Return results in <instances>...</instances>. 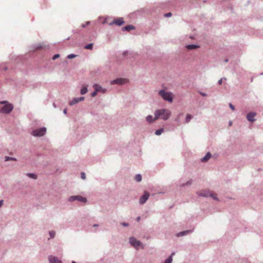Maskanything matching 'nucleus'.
<instances>
[{
  "mask_svg": "<svg viewBox=\"0 0 263 263\" xmlns=\"http://www.w3.org/2000/svg\"><path fill=\"white\" fill-rule=\"evenodd\" d=\"M127 82V80L125 79H117L111 82L112 84H123Z\"/></svg>",
  "mask_w": 263,
  "mask_h": 263,
  "instance_id": "obj_10",
  "label": "nucleus"
},
{
  "mask_svg": "<svg viewBox=\"0 0 263 263\" xmlns=\"http://www.w3.org/2000/svg\"><path fill=\"white\" fill-rule=\"evenodd\" d=\"M98 93V92H97L96 90H95L94 92H93L92 93H91V96L92 97H95L96 95H97V93Z\"/></svg>",
  "mask_w": 263,
  "mask_h": 263,
  "instance_id": "obj_35",
  "label": "nucleus"
},
{
  "mask_svg": "<svg viewBox=\"0 0 263 263\" xmlns=\"http://www.w3.org/2000/svg\"><path fill=\"white\" fill-rule=\"evenodd\" d=\"M199 48V46L196 45H189L186 46V48L189 50H192Z\"/></svg>",
  "mask_w": 263,
  "mask_h": 263,
  "instance_id": "obj_18",
  "label": "nucleus"
},
{
  "mask_svg": "<svg viewBox=\"0 0 263 263\" xmlns=\"http://www.w3.org/2000/svg\"><path fill=\"white\" fill-rule=\"evenodd\" d=\"M149 197V194L147 192H144V195H142L140 199H139V203L141 204H144L146 201L148 199Z\"/></svg>",
  "mask_w": 263,
  "mask_h": 263,
  "instance_id": "obj_7",
  "label": "nucleus"
},
{
  "mask_svg": "<svg viewBox=\"0 0 263 263\" xmlns=\"http://www.w3.org/2000/svg\"><path fill=\"white\" fill-rule=\"evenodd\" d=\"M229 106L232 110H235L234 106H233L231 103H229Z\"/></svg>",
  "mask_w": 263,
  "mask_h": 263,
  "instance_id": "obj_33",
  "label": "nucleus"
},
{
  "mask_svg": "<svg viewBox=\"0 0 263 263\" xmlns=\"http://www.w3.org/2000/svg\"><path fill=\"white\" fill-rule=\"evenodd\" d=\"M159 95L164 100V90H161L159 91Z\"/></svg>",
  "mask_w": 263,
  "mask_h": 263,
  "instance_id": "obj_28",
  "label": "nucleus"
},
{
  "mask_svg": "<svg viewBox=\"0 0 263 263\" xmlns=\"http://www.w3.org/2000/svg\"><path fill=\"white\" fill-rule=\"evenodd\" d=\"M89 24V22H87L85 24H83L82 25V27L84 28L86 26L88 25V24Z\"/></svg>",
  "mask_w": 263,
  "mask_h": 263,
  "instance_id": "obj_34",
  "label": "nucleus"
},
{
  "mask_svg": "<svg viewBox=\"0 0 263 263\" xmlns=\"http://www.w3.org/2000/svg\"><path fill=\"white\" fill-rule=\"evenodd\" d=\"M1 104H4V106L0 109V112L5 114H8L10 112L13 108V106L11 104L9 103L7 101H2L0 102Z\"/></svg>",
  "mask_w": 263,
  "mask_h": 263,
  "instance_id": "obj_2",
  "label": "nucleus"
},
{
  "mask_svg": "<svg viewBox=\"0 0 263 263\" xmlns=\"http://www.w3.org/2000/svg\"><path fill=\"white\" fill-rule=\"evenodd\" d=\"M228 60H225V62H228Z\"/></svg>",
  "mask_w": 263,
  "mask_h": 263,
  "instance_id": "obj_43",
  "label": "nucleus"
},
{
  "mask_svg": "<svg viewBox=\"0 0 263 263\" xmlns=\"http://www.w3.org/2000/svg\"><path fill=\"white\" fill-rule=\"evenodd\" d=\"M222 79H221L220 80H219L218 81V84H219V85H221V84H222Z\"/></svg>",
  "mask_w": 263,
  "mask_h": 263,
  "instance_id": "obj_38",
  "label": "nucleus"
},
{
  "mask_svg": "<svg viewBox=\"0 0 263 263\" xmlns=\"http://www.w3.org/2000/svg\"><path fill=\"white\" fill-rule=\"evenodd\" d=\"M200 95H201V96H203V97L206 96V93H203V92H200Z\"/></svg>",
  "mask_w": 263,
  "mask_h": 263,
  "instance_id": "obj_37",
  "label": "nucleus"
},
{
  "mask_svg": "<svg viewBox=\"0 0 263 263\" xmlns=\"http://www.w3.org/2000/svg\"><path fill=\"white\" fill-rule=\"evenodd\" d=\"M159 118H164V109L157 110L155 112V118H153L152 116L148 115L146 118V120L148 123H151Z\"/></svg>",
  "mask_w": 263,
  "mask_h": 263,
  "instance_id": "obj_1",
  "label": "nucleus"
},
{
  "mask_svg": "<svg viewBox=\"0 0 263 263\" xmlns=\"http://www.w3.org/2000/svg\"><path fill=\"white\" fill-rule=\"evenodd\" d=\"M49 263H62L61 260L57 257L50 255L48 257Z\"/></svg>",
  "mask_w": 263,
  "mask_h": 263,
  "instance_id": "obj_8",
  "label": "nucleus"
},
{
  "mask_svg": "<svg viewBox=\"0 0 263 263\" xmlns=\"http://www.w3.org/2000/svg\"><path fill=\"white\" fill-rule=\"evenodd\" d=\"M255 116V112H251L248 114L247 116V118L249 121L253 122L255 121L254 117Z\"/></svg>",
  "mask_w": 263,
  "mask_h": 263,
  "instance_id": "obj_12",
  "label": "nucleus"
},
{
  "mask_svg": "<svg viewBox=\"0 0 263 263\" xmlns=\"http://www.w3.org/2000/svg\"><path fill=\"white\" fill-rule=\"evenodd\" d=\"M76 200L83 203H86L87 202V199L80 195L72 196L70 197L69 198V201H73Z\"/></svg>",
  "mask_w": 263,
  "mask_h": 263,
  "instance_id": "obj_5",
  "label": "nucleus"
},
{
  "mask_svg": "<svg viewBox=\"0 0 263 263\" xmlns=\"http://www.w3.org/2000/svg\"><path fill=\"white\" fill-rule=\"evenodd\" d=\"M67 109H65L64 110V113L65 114H67Z\"/></svg>",
  "mask_w": 263,
  "mask_h": 263,
  "instance_id": "obj_41",
  "label": "nucleus"
},
{
  "mask_svg": "<svg viewBox=\"0 0 263 263\" xmlns=\"http://www.w3.org/2000/svg\"><path fill=\"white\" fill-rule=\"evenodd\" d=\"M192 231H193L192 230L184 231H182V232H179V233H178L177 236V237L183 236L184 235H187V234L192 232Z\"/></svg>",
  "mask_w": 263,
  "mask_h": 263,
  "instance_id": "obj_15",
  "label": "nucleus"
},
{
  "mask_svg": "<svg viewBox=\"0 0 263 263\" xmlns=\"http://www.w3.org/2000/svg\"><path fill=\"white\" fill-rule=\"evenodd\" d=\"M171 15H172V13L171 12L165 13V17H170V16H171Z\"/></svg>",
  "mask_w": 263,
  "mask_h": 263,
  "instance_id": "obj_36",
  "label": "nucleus"
},
{
  "mask_svg": "<svg viewBox=\"0 0 263 263\" xmlns=\"http://www.w3.org/2000/svg\"><path fill=\"white\" fill-rule=\"evenodd\" d=\"M81 95H85L87 92V87H83L81 90Z\"/></svg>",
  "mask_w": 263,
  "mask_h": 263,
  "instance_id": "obj_20",
  "label": "nucleus"
},
{
  "mask_svg": "<svg viewBox=\"0 0 263 263\" xmlns=\"http://www.w3.org/2000/svg\"><path fill=\"white\" fill-rule=\"evenodd\" d=\"M93 44H89L87 45L85 48L86 49H91L92 48Z\"/></svg>",
  "mask_w": 263,
  "mask_h": 263,
  "instance_id": "obj_27",
  "label": "nucleus"
},
{
  "mask_svg": "<svg viewBox=\"0 0 263 263\" xmlns=\"http://www.w3.org/2000/svg\"><path fill=\"white\" fill-rule=\"evenodd\" d=\"M81 176L83 179H85L86 176H85V174L84 173H83V172L81 173Z\"/></svg>",
  "mask_w": 263,
  "mask_h": 263,
  "instance_id": "obj_32",
  "label": "nucleus"
},
{
  "mask_svg": "<svg viewBox=\"0 0 263 263\" xmlns=\"http://www.w3.org/2000/svg\"><path fill=\"white\" fill-rule=\"evenodd\" d=\"M84 100V97H81L78 98H73L71 101L69 102V105L72 106L73 105L77 103H78L79 102L82 101Z\"/></svg>",
  "mask_w": 263,
  "mask_h": 263,
  "instance_id": "obj_11",
  "label": "nucleus"
},
{
  "mask_svg": "<svg viewBox=\"0 0 263 263\" xmlns=\"http://www.w3.org/2000/svg\"><path fill=\"white\" fill-rule=\"evenodd\" d=\"M192 116L191 115L187 114L186 117V122H189L192 119Z\"/></svg>",
  "mask_w": 263,
  "mask_h": 263,
  "instance_id": "obj_26",
  "label": "nucleus"
},
{
  "mask_svg": "<svg viewBox=\"0 0 263 263\" xmlns=\"http://www.w3.org/2000/svg\"><path fill=\"white\" fill-rule=\"evenodd\" d=\"M175 255V252H173L171 254V255L166 259L165 260V263H172L173 259L172 257Z\"/></svg>",
  "mask_w": 263,
  "mask_h": 263,
  "instance_id": "obj_19",
  "label": "nucleus"
},
{
  "mask_svg": "<svg viewBox=\"0 0 263 263\" xmlns=\"http://www.w3.org/2000/svg\"><path fill=\"white\" fill-rule=\"evenodd\" d=\"M55 232L53 231H51L49 232V235L51 238H53L55 236Z\"/></svg>",
  "mask_w": 263,
  "mask_h": 263,
  "instance_id": "obj_29",
  "label": "nucleus"
},
{
  "mask_svg": "<svg viewBox=\"0 0 263 263\" xmlns=\"http://www.w3.org/2000/svg\"><path fill=\"white\" fill-rule=\"evenodd\" d=\"M5 160L6 161H9V160L16 161V159L15 158L6 156V157H5Z\"/></svg>",
  "mask_w": 263,
  "mask_h": 263,
  "instance_id": "obj_23",
  "label": "nucleus"
},
{
  "mask_svg": "<svg viewBox=\"0 0 263 263\" xmlns=\"http://www.w3.org/2000/svg\"><path fill=\"white\" fill-rule=\"evenodd\" d=\"M129 242L130 244L136 249H138V248H143L142 245L140 241L137 240L134 237H131L129 239Z\"/></svg>",
  "mask_w": 263,
  "mask_h": 263,
  "instance_id": "obj_4",
  "label": "nucleus"
},
{
  "mask_svg": "<svg viewBox=\"0 0 263 263\" xmlns=\"http://www.w3.org/2000/svg\"><path fill=\"white\" fill-rule=\"evenodd\" d=\"M135 179L137 182H140L142 180V176L141 175L138 174L136 175Z\"/></svg>",
  "mask_w": 263,
  "mask_h": 263,
  "instance_id": "obj_21",
  "label": "nucleus"
},
{
  "mask_svg": "<svg viewBox=\"0 0 263 263\" xmlns=\"http://www.w3.org/2000/svg\"><path fill=\"white\" fill-rule=\"evenodd\" d=\"M93 87L94 88L95 90L97 92H102L103 93H104L105 92V89L103 88L101 86L98 84H95L93 86Z\"/></svg>",
  "mask_w": 263,
  "mask_h": 263,
  "instance_id": "obj_13",
  "label": "nucleus"
},
{
  "mask_svg": "<svg viewBox=\"0 0 263 263\" xmlns=\"http://www.w3.org/2000/svg\"><path fill=\"white\" fill-rule=\"evenodd\" d=\"M60 57V54H55L53 57H52V60H54L55 59H57V58H59Z\"/></svg>",
  "mask_w": 263,
  "mask_h": 263,
  "instance_id": "obj_31",
  "label": "nucleus"
},
{
  "mask_svg": "<svg viewBox=\"0 0 263 263\" xmlns=\"http://www.w3.org/2000/svg\"><path fill=\"white\" fill-rule=\"evenodd\" d=\"M72 263H76L75 261H73Z\"/></svg>",
  "mask_w": 263,
  "mask_h": 263,
  "instance_id": "obj_44",
  "label": "nucleus"
},
{
  "mask_svg": "<svg viewBox=\"0 0 263 263\" xmlns=\"http://www.w3.org/2000/svg\"><path fill=\"white\" fill-rule=\"evenodd\" d=\"M3 204V200H1L0 201V207L2 206Z\"/></svg>",
  "mask_w": 263,
  "mask_h": 263,
  "instance_id": "obj_39",
  "label": "nucleus"
},
{
  "mask_svg": "<svg viewBox=\"0 0 263 263\" xmlns=\"http://www.w3.org/2000/svg\"><path fill=\"white\" fill-rule=\"evenodd\" d=\"M199 195L204 196V197H208L209 196H211L214 199H217L215 197H214L212 195H211L210 193L209 192L206 191H200L198 193Z\"/></svg>",
  "mask_w": 263,
  "mask_h": 263,
  "instance_id": "obj_14",
  "label": "nucleus"
},
{
  "mask_svg": "<svg viewBox=\"0 0 263 263\" xmlns=\"http://www.w3.org/2000/svg\"><path fill=\"white\" fill-rule=\"evenodd\" d=\"M46 132V128L45 127H42L39 129L33 130L32 132V135L35 137H41L44 136Z\"/></svg>",
  "mask_w": 263,
  "mask_h": 263,
  "instance_id": "obj_3",
  "label": "nucleus"
},
{
  "mask_svg": "<svg viewBox=\"0 0 263 263\" xmlns=\"http://www.w3.org/2000/svg\"><path fill=\"white\" fill-rule=\"evenodd\" d=\"M124 21H123V18L122 17L117 18L115 19L112 22L109 23L110 25H116L117 26H121L124 24Z\"/></svg>",
  "mask_w": 263,
  "mask_h": 263,
  "instance_id": "obj_6",
  "label": "nucleus"
},
{
  "mask_svg": "<svg viewBox=\"0 0 263 263\" xmlns=\"http://www.w3.org/2000/svg\"><path fill=\"white\" fill-rule=\"evenodd\" d=\"M163 132V128H161V129H159L156 130V132H155V134H156V135H161Z\"/></svg>",
  "mask_w": 263,
  "mask_h": 263,
  "instance_id": "obj_22",
  "label": "nucleus"
},
{
  "mask_svg": "<svg viewBox=\"0 0 263 263\" xmlns=\"http://www.w3.org/2000/svg\"><path fill=\"white\" fill-rule=\"evenodd\" d=\"M122 225L124 226H128V223H122Z\"/></svg>",
  "mask_w": 263,
  "mask_h": 263,
  "instance_id": "obj_40",
  "label": "nucleus"
},
{
  "mask_svg": "<svg viewBox=\"0 0 263 263\" xmlns=\"http://www.w3.org/2000/svg\"><path fill=\"white\" fill-rule=\"evenodd\" d=\"M135 27L133 25H127L122 28L123 30L130 31L131 30L134 29Z\"/></svg>",
  "mask_w": 263,
  "mask_h": 263,
  "instance_id": "obj_17",
  "label": "nucleus"
},
{
  "mask_svg": "<svg viewBox=\"0 0 263 263\" xmlns=\"http://www.w3.org/2000/svg\"><path fill=\"white\" fill-rule=\"evenodd\" d=\"M27 176L33 179H36V175L32 173H28Z\"/></svg>",
  "mask_w": 263,
  "mask_h": 263,
  "instance_id": "obj_25",
  "label": "nucleus"
},
{
  "mask_svg": "<svg viewBox=\"0 0 263 263\" xmlns=\"http://www.w3.org/2000/svg\"><path fill=\"white\" fill-rule=\"evenodd\" d=\"M211 157V154L210 153H208L206 155L201 159L202 162H206Z\"/></svg>",
  "mask_w": 263,
  "mask_h": 263,
  "instance_id": "obj_16",
  "label": "nucleus"
},
{
  "mask_svg": "<svg viewBox=\"0 0 263 263\" xmlns=\"http://www.w3.org/2000/svg\"><path fill=\"white\" fill-rule=\"evenodd\" d=\"M76 57V55L73 54H71L67 56V58L68 59H72V58H75Z\"/></svg>",
  "mask_w": 263,
  "mask_h": 263,
  "instance_id": "obj_30",
  "label": "nucleus"
},
{
  "mask_svg": "<svg viewBox=\"0 0 263 263\" xmlns=\"http://www.w3.org/2000/svg\"><path fill=\"white\" fill-rule=\"evenodd\" d=\"M174 96V95L171 92H165V101L172 103Z\"/></svg>",
  "mask_w": 263,
  "mask_h": 263,
  "instance_id": "obj_9",
  "label": "nucleus"
},
{
  "mask_svg": "<svg viewBox=\"0 0 263 263\" xmlns=\"http://www.w3.org/2000/svg\"><path fill=\"white\" fill-rule=\"evenodd\" d=\"M165 120H166L168 118H169L171 113L170 111L165 109Z\"/></svg>",
  "mask_w": 263,
  "mask_h": 263,
  "instance_id": "obj_24",
  "label": "nucleus"
},
{
  "mask_svg": "<svg viewBox=\"0 0 263 263\" xmlns=\"http://www.w3.org/2000/svg\"><path fill=\"white\" fill-rule=\"evenodd\" d=\"M140 217H138L137 218V220L138 221H139L140 220Z\"/></svg>",
  "mask_w": 263,
  "mask_h": 263,
  "instance_id": "obj_42",
  "label": "nucleus"
}]
</instances>
